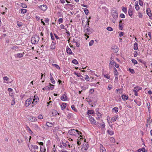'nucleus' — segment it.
I'll return each mask as SVG.
<instances>
[{
    "mask_svg": "<svg viewBox=\"0 0 152 152\" xmlns=\"http://www.w3.org/2000/svg\"><path fill=\"white\" fill-rule=\"evenodd\" d=\"M120 17L122 18H124L125 16L123 14H121L120 15Z\"/></svg>",
    "mask_w": 152,
    "mask_h": 152,
    "instance_id": "nucleus-64",
    "label": "nucleus"
},
{
    "mask_svg": "<svg viewBox=\"0 0 152 152\" xmlns=\"http://www.w3.org/2000/svg\"><path fill=\"white\" fill-rule=\"evenodd\" d=\"M53 133L56 135L61 134L62 133V131L59 129V127H55L53 131Z\"/></svg>",
    "mask_w": 152,
    "mask_h": 152,
    "instance_id": "nucleus-4",
    "label": "nucleus"
},
{
    "mask_svg": "<svg viewBox=\"0 0 152 152\" xmlns=\"http://www.w3.org/2000/svg\"><path fill=\"white\" fill-rule=\"evenodd\" d=\"M107 132L110 135H112L114 134V132L110 129L108 130Z\"/></svg>",
    "mask_w": 152,
    "mask_h": 152,
    "instance_id": "nucleus-24",
    "label": "nucleus"
},
{
    "mask_svg": "<svg viewBox=\"0 0 152 152\" xmlns=\"http://www.w3.org/2000/svg\"><path fill=\"white\" fill-rule=\"evenodd\" d=\"M15 99L14 98H13L12 100V102H11V105H12L13 104H15Z\"/></svg>",
    "mask_w": 152,
    "mask_h": 152,
    "instance_id": "nucleus-58",
    "label": "nucleus"
},
{
    "mask_svg": "<svg viewBox=\"0 0 152 152\" xmlns=\"http://www.w3.org/2000/svg\"><path fill=\"white\" fill-rule=\"evenodd\" d=\"M39 39V37L37 35H34L31 38V42L32 44L37 43Z\"/></svg>",
    "mask_w": 152,
    "mask_h": 152,
    "instance_id": "nucleus-3",
    "label": "nucleus"
},
{
    "mask_svg": "<svg viewBox=\"0 0 152 152\" xmlns=\"http://www.w3.org/2000/svg\"><path fill=\"white\" fill-rule=\"evenodd\" d=\"M107 29L110 31H112L113 29L112 28L110 27H108L107 28Z\"/></svg>",
    "mask_w": 152,
    "mask_h": 152,
    "instance_id": "nucleus-48",
    "label": "nucleus"
},
{
    "mask_svg": "<svg viewBox=\"0 0 152 152\" xmlns=\"http://www.w3.org/2000/svg\"><path fill=\"white\" fill-rule=\"evenodd\" d=\"M39 100V98L37 96L34 95V98L33 99V102L32 103L34 104H36L37 103V102Z\"/></svg>",
    "mask_w": 152,
    "mask_h": 152,
    "instance_id": "nucleus-7",
    "label": "nucleus"
},
{
    "mask_svg": "<svg viewBox=\"0 0 152 152\" xmlns=\"http://www.w3.org/2000/svg\"><path fill=\"white\" fill-rule=\"evenodd\" d=\"M66 143H68V147L69 148H70L71 147H72V145H73V144H72V143H69V142H68V141H66Z\"/></svg>",
    "mask_w": 152,
    "mask_h": 152,
    "instance_id": "nucleus-44",
    "label": "nucleus"
},
{
    "mask_svg": "<svg viewBox=\"0 0 152 152\" xmlns=\"http://www.w3.org/2000/svg\"><path fill=\"white\" fill-rule=\"evenodd\" d=\"M21 4V7L23 8H26L27 7V6L25 4L22 3Z\"/></svg>",
    "mask_w": 152,
    "mask_h": 152,
    "instance_id": "nucleus-55",
    "label": "nucleus"
},
{
    "mask_svg": "<svg viewBox=\"0 0 152 152\" xmlns=\"http://www.w3.org/2000/svg\"><path fill=\"white\" fill-rule=\"evenodd\" d=\"M46 125L48 127H51L52 126L53 124L52 123H50V122H47L46 123Z\"/></svg>",
    "mask_w": 152,
    "mask_h": 152,
    "instance_id": "nucleus-41",
    "label": "nucleus"
},
{
    "mask_svg": "<svg viewBox=\"0 0 152 152\" xmlns=\"http://www.w3.org/2000/svg\"><path fill=\"white\" fill-rule=\"evenodd\" d=\"M135 8L137 10H138L140 9L139 5L137 4H136L135 5Z\"/></svg>",
    "mask_w": 152,
    "mask_h": 152,
    "instance_id": "nucleus-39",
    "label": "nucleus"
},
{
    "mask_svg": "<svg viewBox=\"0 0 152 152\" xmlns=\"http://www.w3.org/2000/svg\"><path fill=\"white\" fill-rule=\"evenodd\" d=\"M71 108L75 112H77V110L76 108L75 107V106L74 105H72L71 106Z\"/></svg>",
    "mask_w": 152,
    "mask_h": 152,
    "instance_id": "nucleus-37",
    "label": "nucleus"
},
{
    "mask_svg": "<svg viewBox=\"0 0 152 152\" xmlns=\"http://www.w3.org/2000/svg\"><path fill=\"white\" fill-rule=\"evenodd\" d=\"M146 12L147 15L149 16L150 19H151V18L152 16V14L151 12V11L149 8H148L146 10Z\"/></svg>",
    "mask_w": 152,
    "mask_h": 152,
    "instance_id": "nucleus-13",
    "label": "nucleus"
},
{
    "mask_svg": "<svg viewBox=\"0 0 152 152\" xmlns=\"http://www.w3.org/2000/svg\"><path fill=\"white\" fill-rule=\"evenodd\" d=\"M122 10L124 12H126L127 11V9L126 7H123Z\"/></svg>",
    "mask_w": 152,
    "mask_h": 152,
    "instance_id": "nucleus-52",
    "label": "nucleus"
},
{
    "mask_svg": "<svg viewBox=\"0 0 152 152\" xmlns=\"http://www.w3.org/2000/svg\"><path fill=\"white\" fill-rule=\"evenodd\" d=\"M89 118L91 123L93 124H95V121L94 118L92 117L91 116H89Z\"/></svg>",
    "mask_w": 152,
    "mask_h": 152,
    "instance_id": "nucleus-17",
    "label": "nucleus"
},
{
    "mask_svg": "<svg viewBox=\"0 0 152 152\" xmlns=\"http://www.w3.org/2000/svg\"><path fill=\"white\" fill-rule=\"evenodd\" d=\"M132 62L134 64H137V61L135 59H133L132 60Z\"/></svg>",
    "mask_w": 152,
    "mask_h": 152,
    "instance_id": "nucleus-51",
    "label": "nucleus"
},
{
    "mask_svg": "<svg viewBox=\"0 0 152 152\" xmlns=\"http://www.w3.org/2000/svg\"><path fill=\"white\" fill-rule=\"evenodd\" d=\"M50 79L51 82L53 84H55V81L54 78L53 77L51 73L50 74Z\"/></svg>",
    "mask_w": 152,
    "mask_h": 152,
    "instance_id": "nucleus-23",
    "label": "nucleus"
},
{
    "mask_svg": "<svg viewBox=\"0 0 152 152\" xmlns=\"http://www.w3.org/2000/svg\"><path fill=\"white\" fill-rule=\"evenodd\" d=\"M28 146L29 148V150L31 152H33V149H37L38 148V147L36 145H30L29 144H28Z\"/></svg>",
    "mask_w": 152,
    "mask_h": 152,
    "instance_id": "nucleus-5",
    "label": "nucleus"
},
{
    "mask_svg": "<svg viewBox=\"0 0 152 152\" xmlns=\"http://www.w3.org/2000/svg\"><path fill=\"white\" fill-rule=\"evenodd\" d=\"M112 49L113 50V51L115 53H117L118 50V49L117 47L115 46H113L112 47Z\"/></svg>",
    "mask_w": 152,
    "mask_h": 152,
    "instance_id": "nucleus-18",
    "label": "nucleus"
},
{
    "mask_svg": "<svg viewBox=\"0 0 152 152\" xmlns=\"http://www.w3.org/2000/svg\"><path fill=\"white\" fill-rule=\"evenodd\" d=\"M113 16L114 19H116L118 17V14L117 12H115L113 13Z\"/></svg>",
    "mask_w": 152,
    "mask_h": 152,
    "instance_id": "nucleus-20",
    "label": "nucleus"
},
{
    "mask_svg": "<svg viewBox=\"0 0 152 152\" xmlns=\"http://www.w3.org/2000/svg\"><path fill=\"white\" fill-rule=\"evenodd\" d=\"M99 124L100 125V126L101 127V128L102 129L105 128V125L104 124Z\"/></svg>",
    "mask_w": 152,
    "mask_h": 152,
    "instance_id": "nucleus-53",
    "label": "nucleus"
},
{
    "mask_svg": "<svg viewBox=\"0 0 152 152\" xmlns=\"http://www.w3.org/2000/svg\"><path fill=\"white\" fill-rule=\"evenodd\" d=\"M63 19L62 18L59 19L58 20V22H59V23L60 24L61 23H62L63 22Z\"/></svg>",
    "mask_w": 152,
    "mask_h": 152,
    "instance_id": "nucleus-46",
    "label": "nucleus"
},
{
    "mask_svg": "<svg viewBox=\"0 0 152 152\" xmlns=\"http://www.w3.org/2000/svg\"><path fill=\"white\" fill-rule=\"evenodd\" d=\"M85 79L87 81H89V77L87 75H86V77L85 78Z\"/></svg>",
    "mask_w": 152,
    "mask_h": 152,
    "instance_id": "nucleus-61",
    "label": "nucleus"
},
{
    "mask_svg": "<svg viewBox=\"0 0 152 152\" xmlns=\"http://www.w3.org/2000/svg\"><path fill=\"white\" fill-rule=\"evenodd\" d=\"M134 89L133 90V91L134 92H137L139 90H140L141 89V87H135L134 88Z\"/></svg>",
    "mask_w": 152,
    "mask_h": 152,
    "instance_id": "nucleus-25",
    "label": "nucleus"
},
{
    "mask_svg": "<svg viewBox=\"0 0 152 152\" xmlns=\"http://www.w3.org/2000/svg\"><path fill=\"white\" fill-rule=\"evenodd\" d=\"M89 22L90 21L87 19V22L88 23L87 26L86 25L84 28V31L85 33L84 34L85 36H86V34H90L93 31V30L92 29L90 28L89 26Z\"/></svg>",
    "mask_w": 152,
    "mask_h": 152,
    "instance_id": "nucleus-1",
    "label": "nucleus"
},
{
    "mask_svg": "<svg viewBox=\"0 0 152 152\" xmlns=\"http://www.w3.org/2000/svg\"><path fill=\"white\" fill-rule=\"evenodd\" d=\"M115 62L114 61L112 57L110 58V63L109 64V68H112L113 64H115Z\"/></svg>",
    "mask_w": 152,
    "mask_h": 152,
    "instance_id": "nucleus-9",
    "label": "nucleus"
},
{
    "mask_svg": "<svg viewBox=\"0 0 152 152\" xmlns=\"http://www.w3.org/2000/svg\"><path fill=\"white\" fill-rule=\"evenodd\" d=\"M66 52L69 55L72 54L73 55H74V54L72 53L71 49L68 46H67L66 48Z\"/></svg>",
    "mask_w": 152,
    "mask_h": 152,
    "instance_id": "nucleus-12",
    "label": "nucleus"
},
{
    "mask_svg": "<svg viewBox=\"0 0 152 152\" xmlns=\"http://www.w3.org/2000/svg\"><path fill=\"white\" fill-rule=\"evenodd\" d=\"M52 65L53 66L55 67L57 69H60V66L57 64H53Z\"/></svg>",
    "mask_w": 152,
    "mask_h": 152,
    "instance_id": "nucleus-38",
    "label": "nucleus"
},
{
    "mask_svg": "<svg viewBox=\"0 0 152 152\" xmlns=\"http://www.w3.org/2000/svg\"><path fill=\"white\" fill-rule=\"evenodd\" d=\"M66 103H62L61 106V108L62 110L64 109L66 107Z\"/></svg>",
    "mask_w": 152,
    "mask_h": 152,
    "instance_id": "nucleus-28",
    "label": "nucleus"
},
{
    "mask_svg": "<svg viewBox=\"0 0 152 152\" xmlns=\"http://www.w3.org/2000/svg\"><path fill=\"white\" fill-rule=\"evenodd\" d=\"M43 90H49V88L48 86H46L43 88Z\"/></svg>",
    "mask_w": 152,
    "mask_h": 152,
    "instance_id": "nucleus-56",
    "label": "nucleus"
},
{
    "mask_svg": "<svg viewBox=\"0 0 152 152\" xmlns=\"http://www.w3.org/2000/svg\"><path fill=\"white\" fill-rule=\"evenodd\" d=\"M3 79L4 81H7L9 80V78L7 76L4 77Z\"/></svg>",
    "mask_w": 152,
    "mask_h": 152,
    "instance_id": "nucleus-50",
    "label": "nucleus"
},
{
    "mask_svg": "<svg viewBox=\"0 0 152 152\" xmlns=\"http://www.w3.org/2000/svg\"><path fill=\"white\" fill-rule=\"evenodd\" d=\"M32 99L30 98L26 100L25 102V106L26 107L28 106L32 102Z\"/></svg>",
    "mask_w": 152,
    "mask_h": 152,
    "instance_id": "nucleus-6",
    "label": "nucleus"
},
{
    "mask_svg": "<svg viewBox=\"0 0 152 152\" xmlns=\"http://www.w3.org/2000/svg\"><path fill=\"white\" fill-rule=\"evenodd\" d=\"M20 11L21 13L23 14L26 12V10L25 9H20Z\"/></svg>",
    "mask_w": 152,
    "mask_h": 152,
    "instance_id": "nucleus-36",
    "label": "nucleus"
},
{
    "mask_svg": "<svg viewBox=\"0 0 152 152\" xmlns=\"http://www.w3.org/2000/svg\"><path fill=\"white\" fill-rule=\"evenodd\" d=\"M110 140L112 143H115V140L113 137H110Z\"/></svg>",
    "mask_w": 152,
    "mask_h": 152,
    "instance_id": "nucleus-42",
    "label": "nucleus"
},
{
    "mask_svg": "<svg viewBox=\"0 0 152 152\" xmlns=\"http://www.w3.org/2000/svg\"><path fill=\"white\" fill-rule=\"evenodd\" d=\"M72 62L75 64H77L78 63V62L75 59H74L72 61Z\"/></svg>",
    "mask_w": 152,
    "mask_h": 152,
    "instance_id": "nucleus-43",
    "label": "nucleus"
},
{
    "mask_svg": "<svg viewBox=\"0 0 152 152\" xmlns=\"http://www.w3.org/2000/svg\"><path fill=\"white\" fill-rule=\"evenodd\" d=\"M123 23L122 22V21L121 20H120L119 21V28L120 30H122L123 28Z\"/></svg>",
    "mask_w": 152,
    "mask_h": 152,
    "instance_id": "nucleus-21",
    "label": "nucleus"
},
{
    "mask_svg": "<svg viewBox=\"0 0 152 152\" xmlns=\"http://www.w3.org/2000/svg\"><path fill=\"white\" fill-rule=\"evenodd\" d=\"M50 35L52 40L53 41H55V40H54V38L52 32H51Z\"/></svg>",
    "mask_w": 152,
    "mask_h": 152,
    "instance_id": "nucleus-54",
    "label": "nucleus"
},
{
    "mask_svg": "<svg viewBox=\"0 0 152 152\" xmlns=\"http://www.w3.org/2000/svg\"><path fill=\"white\" fill-rule=\"evenodd\" d=\"M24 54V53L23 52V53H18L16 55L15 57L16 58H20L23 57Z\"/></svg>",
    "mask_w": 152,
    "mask_h": 152,
    "instance_id": "nucleus-15",
    "label": "nucleus"
},
{
    "mask_svg": "<svg viewBox=\"0 0 152 152\" xmlns=\"http://www.w3.org/2000/svg\"><path fill=\"white\" fill-rule=\"evenodd\" d=\"M40 151L42 152H45L46 149L44 148L43 146H41L40 147Z\"/></svg>",
    "mask_w": 152,
    "mask_h": 152,
    "instance_id": "nucleus-34",
    "label": "nucleus"
},
{
    "mask_svg": "<svg viewBox=\"0 0 152 152\" xmlns=\"http://www.w3.org/2000/svg\"><path fill=\"white\" fill-rule=\"evenodd\" d=\"M118 108L117 107H115L112 109V110H114L116 113L118 112Z\"/></svg>",
    "mask_w": 152,
    "mask_h": 152,
    "instance_id": "nucleus-40",
    "label": "nucleus"
},
{
    "mask_svg": "<svg viewBox=\"0 0 152 152\" xmlns=\"http://www.w3.org/2000/svg\"><path fill=\"white\" fill-rule=\"evenodd\" d=\"M104 76L105 77L107 78L108 79H109L110 78V76H108V75L106 74L104 75Z\"/></svg>",
    "mask_w": 152,
    "mask_h": 152,
    "instance_id": "nucleus-60",
    "label": "nucleus"
},
{
    "mask_svg": "<svg viewBox=\"0 0 152 152\" xmlns=\"http://www.w3.org/2000/svg\"><path fill=\"white\" fill-rule=\"evenodd\" d=\"M138 44L137 42H135L134 43L133 48L135 50H137L138 49V48L137 47Z\"/></svg>",
    "mask_w": 152,
    "mask_h": 152,
    "instance_id": "nucleus-31",
    "label": "nucleus"
},
{
    "mask_svg": "<svg viewBox=\"0 0 152 152\" xmlns=\"http://www.w3.org/2000/svg\"><path fill=\"white\" fill-rule=\"evenodd\" d=\"M129 71L132 74H134L135 73L134 70L133 69H129Z\"/></svg>",
    "mask_w": 152,
    "mask_h": 152,
    "instance_id": "nucleus-49",
    "label": "nucleus"
},
{
    "mask_svg": "<svg viewBox=\"0 0 152 152\" xmlns=\"http://www.w3.org/2000/svg\"><path fill=\"white\" fill-rule=\"evenodd\" d=\"M114 74L115 76H117L118 74V73L116 69L114 67Z\"/></svg>",
    "mask_w": 152,
    "mask_h": 152,
    "instance_id": "nucleus-32",
    "label": "nucleus"
},
{
    "mask_svg": "<svg viewBox=\"0 0 152 152\" xmlns=\"http://www.w3.org/2000/svg\"><path fill=\"white\" fill-rule=\"evenodd\" d=\"M121 97L122 99L124 101L127 100L128 99V96L125 95L124 94L122 95Z\"/></svg>",
    "mask_w": 152,
    "mask_h": 152,
    "instance_id": "nucleus-29",
    "label": "nucleus"
},
{
    "mask_svg": "<svg viewBox=\"0 0 152 152\" xmlns=\"http://www.w3.org/2000/svg\"><path fill=\"white\" fill-rule=\"evenodd\" d=\"M133 11L131 8L129 9V10L128 14L129 16H131L133 15Z\"/></svg>",
    "mask_w": 152,
    "mask_h": 152,
    "instance_id": "nucleus-26",
    "label": "nucleus"
},
{
    "mask_svg": "<svg viewBox=\"0 0 152 152\" xmlns=\"http://www.w3.org/2000/svg\"><path fill=\"white\" fill-rule=\"evenodd\" d=\"M100 152H106V150L102 144L100 145Z\"/></svg>",
    "mask_w": 152,
    "mask_h": 152,
    "instance_id": "nucleus-14",
    "label": "nucleus"
},
{
    "mask_svg": "<svg viewBox=\"0 0 152 152\" xmlns=\"http://www.w3.org/2000/svg\"><path fill=\"white\" fill-rule=\"evenodd\" d=\"M88 148V144L87 142L83 144L82 149L83 150L86 151Z\"/></svg>",
    "mask_w": 152,
    "mask_h": 152,
    "instance_id": "nucleus-10",
    "label": "nucleus"
},
{
    "mask_svg": "<svg viewBox=\"0 0 152 152\" xmlns=\"http://www.w3.org/2000/svg\"><path fill=\"white\" fill-rule=\"evenodd\" d=\"M84 12L85 14L86 15H88V10L87 8H85L84 10Z\"/></svg>",
    "mask_w": 152,
    "mask_h": 152,
    "instance_id": "nucleus-47",
    "label": "nucleus"
},
{
    "mask_svg": "<svg viewBox=\"0 0 152 152\" xmlns=\"http://www.w3.org/2000/svg\"><path fill=\"white\" fill-rule=\"evenodd\" d=\"M54 85H53L51 84L50 83L49 85L48 86V87L49 88V89L50 90H52L54 88Z\"/></svg>",
    "mask_w": 152,
    "mask_h": 152,
    "instance_id": "nucleus-33",
    "label": "nucleus"
},
{
    "mask_svg": "<svg viewBox=\"0 0 152 152\" xmlns=\"http://www.w3.org/2000/svg\"><path fill=\"white\" fill-rule=\"evenodd\" d=\"M139 4L141 6H142L143 5V3L142 0H139Z\"/></svg>",
    "mask_w": 152,
    "mask_h": 152,
    "instance_id": "nucleus-63",
    "label": "nucleus"
},
{
    "mask_svg": "<svg viewBox=\"0 0 152 152\" xmlns=\"http://www.w3.org/2000/svg\"><path fill=\"white\" fill-rule=\"evenodd\" d=\"M56 43V41H52V43L51 44L50 46V48L52 50H53L55 48Z\"/></svg>",
    "mask_w": 152,
    "mask_h": 152,
    "instance_id": "nucleus-8",
    "label": "nucleus"
},
{
    "mask_svg": "<svg viewBox=\"0 0 152 152\" xmlns=\"http://www.w3.org/2000/svg\"><path fill=\"white\" fill-rule=\"evenodd\" d=\"M58 114V112L55 110H52V116H55L57 115Z\"/></svg>",
    "mask_w": 152,
    "mask_h": 152,
    "instance_id": "nucleus-27",
    "label": "nucleus"
},
{
    "mask_svg": "<svg viewBox=\"0 0 152 152\" xmlns=\"http://www.w3.org/2000/svg\"><path fill=\"white\" fill-rule=\"evenodd\" d=\"M94 41L93 40H91L89 43V46H91L94 44Z\"/></svg>",
    "mask_w": 152,
    "mask_h": 152,
    "instance_id": "nucleus-45",
    "label": "nucleus"
},
{
    "mask_svg": "<svg viewBox=\"0 0 152 152\" xmlns=\"http://www.w3.org/2000/svg\"><path fill=\"white\" fill-rule=\"evenodd\" d=\"M94 113V111L92 110H89L88 111L87 114H92Z\"/></svg>",
    "mask_w": 152,
    "mask_h": 152,
    "instance_id": "nucleus-35",
    "label": "nucleus"
},
{
    "mask_svg": "<svg viewBox=\"0 0 152 152\" xmlns=\"http://www.w3.org/2000/svg\"><path fill=\"white\" fill-rule=\"evenodd\" d=\"M74 74L75 75H77V76L79 77H80L81 76V75L80 74H79L75 72Z\"/></svg>",
    "mask_w": 152,
    "mask_h": 152,
    "instance_id": "nucleus-62",
    "label": "nucleus"
},
{
    "mask_svg": "<svg viewBox=\"0 0 152 152\" xmlns=\"http://www.w3.org/2000/svg\"><path fill=\"white\" fill-rule=\"evenodd\" d=\"M39 7L42 10L44 11L46 10L47 8V6L46 5L44 4L39 6Z\"/></svg>",
    "mask_w": 152,
    "mask_h": 152,
    "instance_id": "nucleus-11",
    "label": "nucleus"
},
{
    "mask_svg": "<svg viewBox=\"0 0 152 152\" xmlns=\"http://www.w3.org/2000/svg\"><path fill=\"white\" fill-rule=\"evenodd\" d=\"M67 97L65 94H64L61 97V99L63 101H66L67 100Z\"/></svg>",
    "mask_w": 152,
    "mask_h": 152,
    "instance_id": "nucleus-16",
    "label": "nucleus"
},
{
    "mask_svg": "<svg viewBox=\"0 0 152 152\" xmlns=\"http://www.w3.org/2000/svg\"><path fill=\"white\" fill-rule=\"evenodd\" d=\"M29 120L32 122L35 121H37L36 118L33 116H30L29 118Z\"/></svg>",
    "mask_w": 152,
    "mask_h": 152,
    "instance_id": "nucleus-19",
    "label": "nucleus"
},
{
    "mask_svg": "<svg viewBox=\"0 0 152 152\" xmlns=\"http://www.w3.org/2000/svg\"><path fill=\"white\" fill-rule=\"evenodd\" d=\"M124 33L123 32H121L119 33V36L120 37H121L122 36H123L124 34Z\"/></svg>",
    "mask_w": 152,
    "mask_h": 152,
    "instance_id": "nucleus-59",
    "label": "nucleus"
},
{
    "mask_svg": "<svg viewBox=\"0 0 152 152\" xmlns=\"http://www.w3.org/2000/svg\"><path fill=\"white\" fill-rule=\"evenodd\" d=\"M139 17L140 18H142V14L141 12H139Z\"/></svg>",
    "mask_w": 152,
    "mask_h": 152,
    "instance_id": "nucleus-57",
    "label": "nucleus"
},
{
    "mask_svg": "<svg viewBox=\"0 0 152 152\" xmlns=\"http://www.w3.org/2000/svg\"><path fill=\"white\" fill-rule=\"evenodd\" d=\"M26 128L27 130L28 131V132L29 133L31 134V135H33V133L30 129V128H29L28 126H26Z\"/></svg>",
    "mask_w": 152,
    "mask_h": 152,
    "instance_id": "nucleus-22",
    "label": "nucleus"
},
{
    "mask_svg": "<svg viewBox=\"0 0 152 152\" xmlns=\"http://www.w3.org/2000/svg\"><path fill=\"white\" fill-rule=\"evenodd\" d=\"M118 115H115V116L113 117L111 119V120L113 121H115L117 120V119L118 118Z\"/></svg>",
    "mask_w": 152,
    "mask_h": 152,
    "instance_id": "nucleus-30",
    "label": "nucleus"
},
{
    "mask_svg": "<svg viewBox=\"0 0 152 152\" xmlns=\"http://www.w3.org/2000/svg\"><path fill=\"white\" fill-rule=\"evenodd\" d=\"M68 133L69 134L72 135H76V134L80 135L82 134L81 132L77 129H72L69 130Z\"/></svg>",
    "mask_w": 152,
    "mask_h": 152,
    "instance_id": "nucleus-2",
    "label": "nucleus"
}]
</instances>
